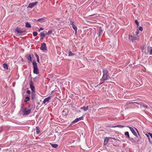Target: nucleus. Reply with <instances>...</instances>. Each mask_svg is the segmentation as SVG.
Returning <instances> with one entry per match:
<instances>
[{
  "label": "nucleus",
  "instance_id": "58836bf2",
  "mask_svg": "<svg viewBox=\"0 0 152 152\" xmlns=\"http://www.w3.org/2000/svg\"><path fill=\"white\" fill-rule=\"evenodd\" d=\"M148 134L150 136V137H151V138H152V133H149Z\"/></svg>",
  "mask_w": 152,
  "mask_h": 152
},
{
  "label": "nucleus",
  "instance_id": "393cba45",
  "mask_svg": "<svg viewBox=\"0 0 152 152\" xmlns=\"http://www.w3.org/2000/svg\"><path fill=\"white\" fill-rule=\"evenodd\" d=\"M45 19L44 18H42L40 19H38L37 20V21H39L40 22L42 23V22L44 21Z\"/></svg>",
  "mask_w": 152,
  "mask_h": 152
},
{
  "label": "nucleus",
  "instance_id": "4468645a",
  "mask_svg": "<svg viewBox=\"0 0 152 152\" xmlns=\"http://www.w3.org/2000/svg\"><path fill=\"white\" fill-rule=\"evenodd\" d=\"M68 111L66 109H64L62 112V115H66L68 114Z\"/></svg>",
  "mask_w": 152,
  "mask_h": 152
},
{
  "label": "nucleus",
  "instance_id": "de8ad7c7",
  "mask_svg": "<svg viewBox=\"0 0 152 152\" xmlns=\"http://www.w3.org/2000/svg\"><path fill=\"white\" fill-rule=\"evenodd\" d=\"M112 138L114 140H115V138Z\"/></svg>",
  "mask_w": 152,
  "mask_h": 152
},
{
  "label": "nucleus",
  "instance_id": "bb28decb",
  "mask_svg": "<svg viewBox=\"0 0 152 152\" xmlns=\"http://www.w3.org/2000/svg\"><path fill=\"white\" fill-rule=\"evenodd\" d=\"M129 140L132 142L133 143H135L136 142V141L133 138H129Z\"/></svg>",
  "mask_w": 152,
  "mask_h": 152
},
{
  "label": "nucleus",
  "instance_id": "6ab92c4d",
  "mask_svg": "<svg viewBox=\"0 0 152 152\" xmlns=\"http://www.w3.org/2000/svg\"><path fill=\"white\" fill-rule=\"evenodd\" d=\"M109 139L107 138H105L104 140V144L105 145H106Z\"/></svg>",
  "mask_w": 152,
  "mask_h": 152
},
{
  "label": "nucleus",
  "instance_id": "423d86ee",
  "mask_svg": "<svg viewBox=\"0 0 152 152\" xmlns=\"http://www.w3.org/2000/svg\"><path fill=\"white\" fill-rule=\"evenodd\" d=\"M148 51H145V54H147L148 52L149 51V54L152 55V47H148L147 48Z\"/></svg>",
  "mask_w": 152,
  "mask_h": 152
},
{
  "label": "nucleus",
  "instance_id": "a211bd4d",
  "mask_svg": "<svg viewBox=\"0 0 152 152\" xmlns=\"http://www.w3.org/2000/svg\"><path fill=\"white\" fill-rule=\"evenodd\" d=\"M30 88L31 89L32 91L34 92V86L33 84L32 83H30Z\"/></svg>",
  "mask_w": 152,
  "mask_h": 152
},
{
  "label": "nucleus",
  "instance_id": "473e14b6",
  "mask_svg": "<svg viewBox=\"0 0 152 152\" xmlns=\"http://www.w3.org/2000/svg\"><path fill=\"white\" fill-rule=\"evenodd\" d=\"M142 106L143 107H144V108H146V109H148V107L147 106L145 105H143Z\"/></svg>",
  "mask_w": 152,
  "mask_h": 152
},
{
  "label": "nucleus",
  "instance_id": "09e8293b",
  "mask_svg": "<svg viewBox=\"0 0 152 152\" xmlns=\"http://www.w3.org/2000/svg\"><path fill=\"white\" fill-rule=\"evenodd\" d=\"M102 83H100L99 84V85H100Z\"/></svg>",
  "mask_w": 152,
  "mask_h": 152
},
{
  "label": "nucleus",
  "instance_id": "f257e3e1",
  "mask_svg": "<svg viewBox=\"0 0 152 152\" xmlns=\"http://www.w3.org/2000/svg\"><path fill=\"white\" fill-rule=\"evenodd\" d=\"M103 76L102 79L103 81H105L107 80V77L109 76L108 74V71L106 69H103L102 71Z\"/></svg>",
  "mask_w": 152,
  "mask_h": 152
},
{
  "label": "nucleus",
  "instance_id": "c9c22d12",
  "mask_svg": "<svg viewBox=\"0 0 152 152\" xmlns=\"http://www.w3.org/2000/svg\"><path fill=\"white\" fill-rule=\"evenodd\" d=\"M44 29V28L41 27L39 28V29L38 30V31H40L41 30H43Z\"/></svg>",
  "mask_w": 152,
  "mask_h": 152
},
{
  "label": "nucleus",
  "instance_id": "b1692460",
  "mask_svg": "<svg viewBox=\"0 0 152 152\" xmlns=\"http://www.w3.org/2000/svg\"><path fill=\"white\" fill-rule=\"evenodd\" d=\"M3 66L5 69H8V66L6 64L4 63L3 64Z\"/></svg>",
  "mask_w": 152,
  "mask_h": 152
},
{
  "label": "nucleus",
  "instance_id": "ea45409f",
  "mask_svg": "<svg viewBox=\"0 0 152 152\" xmlns=\"http://www.w3.org/2000/svg\"><path fill=\"white\" fill-rule=\"evenodd\" d=\"M35 55H36L37 59L39 58V57L38 56L37 54H36Z\"/></svg>",
  "mask_w": 152,
  "mask_h": 152
},
{
  "label": "nucleus",
  "instance_id": "f704fd0d",
  "mask_svg": "<svg viewBox=\"0 0 152 152\" xmlns=\"http://www.w3.org/2000/svg\"><path fill=\"white\" fill-rule=\"evenodd\" d=\"M139 29L141 31H142L143 30V29L142 27L140 26L139 28Z\"/></svg>",
  "mask_w": 152,
  "mask_h": 152
},
{
  "label": "nucleus",
  "instance_id": "9b49d317",
  "mask_svg": "<svg viewBox=\"0 0 152 152\" xmlns=\"http://www.w3.org/2000/svg\"><path fill=\"white\" fill-rule=\"evenodd\" d=\"M50 99H51V97L50 96H48L47 97L45 98V99H44V100L43 101V103H42L43 104H45L46 102L48 103L49 102V101Z\"/></svg>",
  "mask_w": 152,
  "mask_h": 152
},
{
  "label": "nucleus",
  "instance_id": "a18cd8bd",
  "mask_svg": "<svg viewBox=\"0 0 152 152\" xmlns=\"http://www.w3.org/2000/svg\"><path fill=\"white\" fill-rule=\"evenodd\" d=\"M134 128V129H135V130H136L137 131V132L138 133V131H137V129L136 128Z\"/></svg>",
  "mask_w": 152,
  "mask_h": 152
},
{
  "label": "nucleus",
  "instance_id": "5701e85b",
  "mask_svg": "<svg viewBox=\"0 0 152 152\" xmlns=\"http://www.w3.org/2000/svg\"><path fill=\"white\" fill-rule=\"evenodd\" d=\"M35 97V94L34 92H33L31 94V98L32 99H33Z\"/></svg>",
  "mask_w": 152,
  "mask_h": 152
},
{
  "label": "nucleus",
  "instance_id": "c85d7f7f",
  "mask_svg": "<svg viewBox=\"0 0 152 152\" xmlns=\"http://www.w3.org/2000/svg\"><path fill=\"white\" fill-rule=\"evenodd\" d=\"M51 146L53 148H56L58 146V145L57 144H51Z\"/></svg>",
  "mask_w": 152,
  "mask_h": 152
},
{
  "label": "nucleus",
  "instance_id": "412c9836",
  "mask_svg": "<svg viewBox=\"0 0 152 152\" xmlns=\"http://www.w3.org/2000/svg\"><path fill=\"white\" fill-rule=\"evenodd\" d=\"M36 133L37 134H38L40 132V130L38 126H37L36 127Z\"/></svg>",
  "mask_w": 152,
  "mask_h": 152
},
{
  "label": "nucleus",
  "instance_id": "79ce46f5",
  "mask_svg": "<svg viewBox=\"0 0 152 152\" xmlns=\"http://www.w3.org/2000/svg\"><path fill=\"white\" fill-rule=\"evenodd\" d=\"M37 61L39 63V58H37Z\"/></svg>",
  "mask_w": 152,
  "mask_h": 152
},
{
  "label": "nucleus",
  "instance_id": "6e6552de",
  "mask_svg": "<svg viewBox=\"0 0 152 152\" xmlns=\"http://www.w3.org/2000/svg\"><path fill=\"white\" fill-rule=\"evenodd\" d=\"M129 39L130 40H131L132 42H135L136 40H137L136 37H134L132 35H129Z\"/></svg>",
  "mask_w": 152,
  "mask_h": 152
},
{
  "label": "nucleus",
  "instance_id": "4c0bfd02",
  "mask_svg": "<svg viewBox=\"0 0 152 152\" xmlns=\"http://www.w3.org/2000/svg\"><path fill=\"white\" fill-rule=\"evenodd\" d=\"M136 35H137L138 34H139V31L138 29L137 30V31L136 32Z\"/></svg>",
  "mask_w": 152,
  "mask_h": 152
},
{
  "label": "nucleus",
  "instance_id": "cd10ccee",
  "mask_svg": "<svg viewBox=\"0 0 152 152\" xmlns=\"http://www.w3.org/2000/svg\"><path fill=\"white\" fill-rule=\"evenodd\" d=\"M124 134L125 135L127 136V138H130V136H129V133L128 132H126Z\"/></svg>",
  "mask_w": 152,
  "mask_h": 152
},
{
  "label": "nucleus",
  "instance_id": "9d476101",
  "mask_svg": "<svg viewBox=\"0 0 152 152\" xmlns=\"http://www.w3.org/2000/svg\"><path fill=\"white\" fill-rule=\"evenodd\" d=\"M37 3H38L37 2H33L32 3H30L29 4L28 6V7L32 8L34 7L35 6Z\"/></svg>",
  "mask_w": 152,
  "mask_h": 152
},
{
  "label": "nucleus",
  "instance_id": "0eeeda50",
  "mask_svg": "<svg viewBox=\"0 0 152 152\" xmlns=\"http://www.w3.org/2000/svg\"><path fill=\"white\" fill-rule=\"evenodd\" d=\"M127 127L129 128L132 132L133 134L136 137H137V134L136 132H135L134 129L132 127L129 126H127Z\"/></svg>",
  "mask_w": 152,
  "mask_h": 152
},
{
  "label": "nucleus",
  "instance_id": "2f4dec72",
  "mask_svg": "<svg viewBox=\"0 0 152 152\" xmlns=\"http://www.w3.org/2000/svg\"><path fill=\"white\" fill-rule=\"evenodd\" d=\"M34 37H36L37 35V33L36 32H34L33 33Z\"/></svg>",
  "mask_w": 152,
  "mask_h": 152
},
{
  "label": "nucleus",
  "instance_id": "7ed1b4c3",
  "mask_svg": "<svg viewBox=\"0 0 152 152\" xmlns=\"http://www.w3.org/2000/svg\"><path fill=\"white\" fill-rule=\"evenodd\" d=\"M25 31V30L23 31L19 27L16 28L15 30V33H17L19 35H21Z\"/></svg>",
  "mask_w": 152,
  "mask_h": 152
},
{
  "label": "nucleus",
  "instance_id": "37998d69",
  "mask_svg": "<svg viewBox=\"0 0 152 152\" xmlns=\"http://www.w3.org/2000/svg\"><path fill=\"white\" fill-rule=\"evenodd\" d=\"M148 138V140H149V142H151V140H150V137L149 138Z\"/></svg>",
  "mask_w": 152,
  "mask_h": 152
},
{
  "label": "nucleus",
  "instance_id": "dca6fc26",
  "mask_svg": "<svg viewBox=\"0 0 152 152\" xmlns=\"http://www.w3.org/2000/svg\"><path fill=\"white\" fill-rule=\"evenodd\" d=\"M102 30L101 27H99V37L102 34Z\"/></svg>",
  "mask_w": 152,
  "mask_h": 152
},
{
  "label": "nucleus",
  "instance_id": "c756f323",
  "mask_svg": "<svg viewBox=\"0 0 152 152\" xmlns=\"http://www.w3.org/2000/svg\"><path fill=\"white\" fill-rule=\"evenodd\" d=\"M25 99H26V100H25L24 101V102H26L30 100V99L28 96L26 97Z\"/></svg>",
  "mask_w": 152,
  "mask_h": 152
},
{
  "label": "nucleus",
  "instance_id": "a19ab883",
  "mask_svg": "<svg viewBox=\"0 0 152 152\" xmlns=\"http://www.w3.org/2000/svg\"><path fill=\"white\" fill-rule=\"evenodd\" d=\"M145 135L148 138H149V135L148 134H146Z\"/></svg>",
  "mask_w": 152,
  "mask_h": 152
},
{
  "label": "nucleus",
  "instance_id": "a878e982",
  "mask_svg": "<svg viewBox=\"0 0 152 152\" xmlns=\"http://www.w3.org/2000/svg\"><path fill=\"white\" fill-rule=\"evenodd\" d=\"M75 54L74 53H72V52L71 51H69V56H71L75 55Z\"/></svg>",
  "mask_w": 152,
  "mask_h": 152
},
{
  "label": "nucleus",
  "instance_id": "e433bc0d",
  "mask_svg": "<svg viewBox=\"0 0 152 152\" xmlns=\"http://www.w3.org/2000/svg\"><path fill=\"white\" fill-rule=\"evenodd\" d=\"M26 93L28 94H30V90H27L26 91Z\"/></svg>",
  "mask_w": 152,
  "mask_h": 152
},
{
  "label": "nucleus",
  "instance_id": "7c9ffc66",
  "mask_svg": "<svg viewBox=\"0 0 152 152\" xmlns=\"http://www.w3.org/2000/svg\"><path fill=\"white\" fill-rule=\"evenodd\" d=\"M124 126H124L120 125H117V126H114V127H119V128H123Z\"/></svg>",
  "mask_w": 152,
  "mask_h": 152
},
{
  "label": "nucleus",
  "instance_id": "39448f33",
  "mask_svg": "<svg viewBox=\"0 0 152 152\" xmlns=\"http://www.w3.org/2000/svg\"><path fill=\"white\" fill-rule=\"evenodd\" d=\"M47 48L46 44L45 43H43L41 44V46L40 48L41 50L44 51H45L47 50Z\"/></svg>",
  "mask_w": 152,
  "mask_h": 152
},
{
  "label": "nucleus",
  "instance_id": "f3484780",
  "mask_svg": "<svg viewBox=\"0 0 152 152\" xmlns=\"http://www.w3.org/2000/svg\"><path fill=\"white\" fill-rule=\"evenodd\" d=\"M88 106H87L86 107L84 106L83 107L80 108L81 109H83L85 111H86L88 110Z\"/></svg>",
  "mask_w": 152,
  "mask_h": 152
},
{
  "label": "nucleus",
  "instance_id": "ddd939ff",
  "mask_svg": "<svg viewBox=\"0 0 152 152\" xmlns=\"http://www.w3.org/2000/svg\"><path fill=\"white\" fill-rule=\"evenodd\" d=\"M72 26V28L75 31V33H76L77 31V27L74 25L73 22H72L71 24Z\"/></svg>",
  "mask_w": 152,
  "mask_h": 152
},
{
  "label": "nucleus",
  "instance_id": "72a5a7b5",
  "mask_svg": "<svg viewBox=\"0 0 152 152\" xmlns=\"http://www.w3.org/2000/svg\"><path fill=\"white\" fill-rule=\"evenodd\" d=\"M135 22L137 26H138L139 25V23L138 21L137 20H135Z\"/></svg>",
  "mask_w": 152,
  "mask_h": 152
},
{
  "label": "nucleus",
  "instance_id": "4be33fe9",
  "mask_svg": "<svg viewBox=\"0 0 152 152\" xmlns=\"http://www.w3.org/2000/svg\"><path fill=\"white\" fill-rule=\"evenodd\" d=\"M52 32H53L52 30H49V31H48V32H47L46 31L45 33H46V35H49L51 34L52 33Z\"/></svg>",
  "mask_w": 152,
  "mask_h": 152
},
{
  "label": "nucleus",
  "instance_id": "aec40b11",
  "mask_svg": "<svg viewBox=\"0 0 152 152\" xmlns=\"http://www.w3.org/2000/svg\"><path fill=\"white\" fill-rule=\"evenodd\" d=\"M25 26L26 27L29 28H31V25L28 22L25 23Z\"/></svg>",
  "mask_w": 152,
  "mask_h": 152
},
{
  "label": "nucleus",
  "instance_id": "49530a36",
  "mask_svg": "<svg viewBox=\"0 0 152 152\" xmlns=\"http://www.w3.org/2000/svg\"><path fill=\"white\" fill-rule=\"evenodd\" d=\"M30 106H31L30 105H28V107L29 108V107H30Z\"/></svg>",
  "mask_w": 152,
  "mask_h": 152
},
{
  "label": "nucleus",
  "instance_id": "20e7f679",
  "mask_svg": "<svg viewBox=\"0 0 152 152\" xmlns=\"http://www.w3.org/2000/svg\"><path fill=\"white\" fill-rule=\"evenodd\" d=\"M31 111L30 109H28L27 108L23 109L22 110V112L23 113V115H27L29 114Z\"/></svg>",
  "mask_w": 152,
  "mask_h": 152
},
{
  "label": "nucleus",
  "instance_id": "c03bdc74",
  "mask_svg": "<svg viewBox=\"0 0 152 152\" xmlns=\"http://www.w3.org/2000/svg\"><path fill=\"white\" fill-rule=\"evenodd\" d=\"M96 15V14H94L92 15H91L90 16H93L94 15Z\"/></svg>",
  "mask_w": 152,
  "mask_h": 152
},
{
  "label": "nucleus",
  "instance_id": "1a4fd4ad",
  "mask_svg": "<svg viewBox=\"0 0 152 152\" xmlns=\"http://www.w3.org/2000/svg\"><path fill=\"white\" fill-rule=\"evenodd\" d=\"M26 58L28 60V62L29 63L31 62V57L30 54H28L26 56Z\"/></svg>",
  "mask_w": 152,
  "mask_h": 152
},
{
  "label": "nucleus",
  "instance_id": "f8f14e48",
  "mask_svg": "<svg viewBox=\"0 0 152 152\" xmlns=\"http://www.w3.org/2000/svg\"><path fill=\"white\" fill-rule=\"evenodd\" d=\"M84 118L83 116H81L78 118L75 119L74 121H73V123H77L78 121L83 119Z\"/></svg>",
  "mask_w": 152,
  "mask_h": 152
},
{
  "label": "nucleus",
  "instance_id": "f03ea898",
  "mask_svg": "<svg viewBox=\"0 0 152 152\" xmlns=\"http://www.w3.org/2000/svg\"><path fill=\"white\" fill-rule=\"evenodd\" d=\"M32 64L33 66V72L34 73L37 74L39 73V70L38 68L37 64L35 61H34L32 62Z\"/></svg>",
  "mask_w": 152,
  "mask_h": 152
},
{
  "label": "nucleus",
  "instance_id": "2eb2a0df",
  "mask_svg": "<svg viewBox=\"0 0 152 152\" xmlns=\"http://www.w3.org/2000/svg\"><path fill=\"white\" fill-rule=\"evenodd\" d=\"M45 31H44L43 32H41L40 33V37L43 38V37H45V35H46V34H45L44 33V32L45 33Z\"/></svg>",
  "mask_w": 152,
  "mask_h": 152
}]
</instances>
